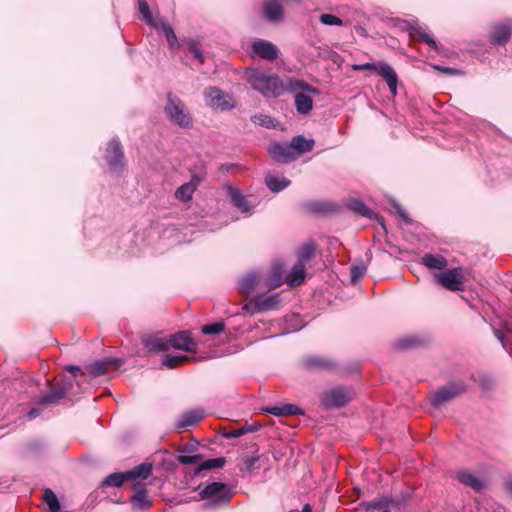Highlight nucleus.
Returning <instances> with one entry per match:
<instances>
[{"instance_id": "nucleus-21", "label": "nucleus", "mask_w": 512, "mask_h": 512, "mask_svg": "<svg viewBox=\"0 0 512 512\" xmlns=\"http://www.w3.org/2000/svg\"><path fill=\"white\" fill-rule=\"evenodd\" d=\"M302 366L310 371H316V370H329L334 367V364L331 360L317 356V355H310L302 360Z\"/></svg>"}, {"instance_id": "nucleus-11", "label": "nucleus", "mask_w": 512, "mask_h": 512, "mask_svg": "<svg viewBox=\"0 0 512 512\" xmlns=\"http://www.w3.org/2000/svg\"><path fill=\"white\" fill-rule=\"evenodd\" d=\"M133 495L130 498V504L134 510H148L152 506V499L149 497L146 484L136 481L133 484Z\"/></svg>"}, {"instance_id": "nucleus-15", "label": "nucleus", "mask_w": 512, "mask_h": 512, "mask_svg": "<svg viewBox=\"0 0 512 512\" xmlns=\"http://www.w3.org/2000/svg\"><path fill=\"white\" fill-rule=\"evenodd\" d=\"M205 416L202 408L185 411L176 421L175 428L178 432L197 425Z\"/></svg>"}, {"instance_id": "nucleus-61", "label": "nucleus", "mask_w": 512, "mask_h": 512, "mask_svg": "<svg viewBox=\"0 0 512 512\" xmlns=\"http://www.w3.org/2000/svg\"><path fill=\"white\" fill-rule=\"evenodd\" d=\"M65 370L70 372L73 375V377H76L78 373L81 372V368L76 365H67L65 367Z\"/></svg>"}, {"instance_id": "nucleus-49", "label": "nucleus", "mask_w": 512, "mask_h": 512, "mask_svg": "<svg viewBox=\"0 0 512 512\" xmlns=\"http://www.w3.org/2000/svg\"><path fill=\"white\" fill-rule=\"evenodd\" d=\"M305 207L309 211H311L313 213H316V214L326 213V212H328L330 210L328 203L320 202V201H310V202H307L305 204Z\"/></svg>"}, {"instance_id": "nucleus-16", "label": "nucleus", "mask_w": 512, "mask_h": 512, "mask_svg": "<svg viewBox=\"0 0 512 512\" xmlns=\"http://www.w3.org/2000/svg\"><path fill=\"white\" fill-rule=\"evenodd\" d=\"M436 280L444 288L449 289L451 291L462 290V286H463L462 279L458 275L456 269L445 270L444 272L436 275Z\"/></svg>"}, {"instance_id": "nucleus-6", "label": "nucleus", "mask_w": 512, "mask_h": 512, "mask_svg": "<svg viewBox=\"0 0 512 512\" xmlns=\"http://www.w3.org/2000/svg\"><path fill=\"white\" fill-rule=\"evenodd\" d=\"M354 70H373L377 75L381 76L388 85L389 91L393 96L397 95V87L399 83L398 75L394 68L387 62H366L353 66Z\"/></svg>"}, {"instance_id": "nucleus-44", "label": "nucleus", "mask_w": 512, "mask_h": 512, "mask_svg": "<svg viewBox=\"0 0 512 512\" xmlns=\"http://www.w3.org/2000/svg\"><path fill=\"white\" fill-rule=\"evenodd\" d=\"M251 120L262 127L272 129L276 127L277 121L274 117L265 114H256L252 116Z\"/></svg>"}, {"instance_id": "nucleus-60", "label": "nucleus", "mask_w": 512, "mask_h": 512, "mask_svg": "<svg viewBox=\"0 0 512 512\" xmlns=\"http://www.w3.org/2000/svg\"><path fill=\"white\" fill-rule=\"evenodd\" d=\"M504 487L508 493L512 495V474H509L504 478Z\"/></svg>"}, {"instance_id": "nucleus-46", "label": "nucleus", "mask_w": 512, "mask_h": 512, "mask_svg": "<svg viewBox=\"0 0 512 512\" xmlns=\"http://www.w3.org/2000/svg\"><path fill=\"white\" fill-rule=\"evenodd\" d=\"M367 266L363 261L353 264L350 269V279L352 283H356L361 277L364 276Z\"/></svg>"}, {"instance_id": "nucleus-39", "label": "nucleus", "mask_w": 512, "mask_h": 512, "mask_svg": "<svg viewBox=\"0 0 512 512\" xmlns=\"http://www.w3.org/2000/svg\"><path fill=\"white\" fill-rule=\"evenodd\" d=\"M138 9L140 14L142 15V19L150 26L157 28L158 25L153 18L152 12L150 10L149 4L146 0H138Z\"/></svg>"}, {"instance_id": "nucleus-10", "label": "nucleus", "mask_w": 512, "mask_h": 512, "mask_svg": "<svg viewBox=\"0 0 512 512\" xmlns=\"http://www.w3.org/2000/svg\"><path fill=\"white\" fill-rule=\"evenodd\" d=\"M177 460L184 465L198 464V466L194 470V475L196 476L199 475L204 470L222 468L226 462V459L224 457L203 460V456L200 454H180L178 455Z\"/></svg>"}, {"instance_id": "nucleus-63", "label": "nucleus", "mask_w": 512, "mask_h": 512, "mask_svg": "<svg viewBox=\"0 0 512 512\" xmlns=\"http://www.w3.org/2000/svg\"><path fill=\"white\" fill-rule=\"evenodd\" d=\"M243 309L247 310V311H251L252 313H255L256 311H254V308H253V300L250 303L245 304L243 306Z\"/></svg>"}, {"instance_id": "nucleus-38", "label": "nucleus", "mask_w": 512, "mask_h": 512, "mask_svg": "<svg viewBox=\"0 0 512 512\" xmlns=\"http://www.w3.org/2000/svg\"><path fill=\"white\" fill-rule=\"evenodd\" d=\"M367 511L381 510V512H391L388 510L387 495H382L365 504Z\"/></svg>"}, {"instance_id": "nucleus-58", "label": "nucleus", "mask_w": 512, "mask_h": 512, "mask_svg": "<svg viewBox=\"0 0 512 512\" xmlns=\"http://www.w3.org/2000/svg\"><path fill=\"white\" fill-rule=\"evenodd\" d=\"M105 360L107 361L108 367L109 366L120 367L124 363L123 359L116 358V357H107V358H105Z\"/></svg>"}, {"instance_id": "nucleus-41", "label": "nucleus", "mask_w": 512, "mask_h": 512, "mask_svg": "<svg viewBox=\"0 0 512 512\" xmlns=\"http://www.w3.org/2000/svg\"><path fill=\"white\" fill-rule=\"evenodd\" d=\"M188 361L187 356L167 354L162 359V366L174 369Z\"/></svg>"}, {"instance_id": "nucleus-47", "label": "nucleus", "mask_w": 512, "mask_h": 512, "mask_svg": "<svg viewBox=\"0 0 512 512\" xmlns=\"http://www.w3.org/2000/svg\"><path fill=\"white\" fill-rule=\"evenodd\" d=\"M259 460L260 457L257 454L247 456L244 459V467L241 468V471L252 473L253 471L260 469Z\"/></svg>"}, {"instance_id": "nucleus-54", "label": "nucleus", "mask_w": 512, "mask_h": 512, "mask_svg": "<svg viewBox=\"0 0 512 512\" xmlns=\"http://www.w3.org/2000/svg\"><path fill=\"white\" fill-rule=\"evenodd\" d=\"M319 20L322 24L327 25V26L343 25V21L339 17L332 15V14H322L320 16Z\"/></svg>"}, {"instance_id": "nucleus-8", "label": "nucleus", "mask_w": 512, "mask_h": 512, "mask_svg": "<svg viewBox=\"0 0 512 512\" xmlns=\"http://www.w3.org/2000/svg\"><path fill=\"white\" fill-rule=\"evenodd\" d=\"M104 159L111 173L121 176L125 171L123 146L117 137L112 138L106 148Z\"/></svg>"}, {"instance_id": "nucleus-12", "label": "nucleus", "mask_w": 512, "mask_h": 512, "mask_svg": "<svg viewBox=\"0 0 512 512\" xmlns=\"http://www.w3.org/2000/svg\"><path fill=\"white\" fill-rule=\"evenodd\" d=\"M268 152L277 163L288 164L296 160V155L293 153L290 143L276 142L269 146Z\"/></svg>"}, {"instance_id": "nucleus-56", "label": "nucleus", "mask_w": 512, "mask_h": 512, "mask_svg": "<svg viewBox=\"0 0 512 512\" xmlns=\"http://www.w3.org/2000/svg\"><path fill=\"white\" fill-rule=\"evenodd\" d=\"M205 177H206L205 171H199L198 173H193L191 176V179L188 183L192 184L193 188L196 190V188L205 179Z\"/></svg>"}, {"instance_id": "nucleus-33", "label": "nucleus", "mask_w": 512, "mask_h": 512, "mask_svg": "<svg viewBox=\"0 0 512 512\" xmlns=\"http://www.w3.org/2000/svg\"><path fill=\"white\" fill-rule=\"evenodd\" d=\"M304 91L314 95H320L319 89L313 87L312 85L298 79H289L287 84L285 85V92L293 93L296 91Z\"/></svg>"}, {"instance_id": "nucleus-23", "label": "nucleus", "mask_w": 512, "mask_h": 512, "mask_svg": "<svg viewBox=\"0 0 512 512\" xmlns=\"http://www.w3.org/2000/svg\"><path fill=\"white\" fill-rule=\"evenodd\" d=\"M279 303H280L279 293H273L265 298L256 297L253 300V308H254V311H257V312H267L270 310H274Z\"/></svg>"}, {"instance_id": "nucleus-25", "label": "nucleus", "mask_w": 512, "mask_h": 512, "mask_svg": "<svg viewBox=\"0 0 512 512\" xmlns=\"http://www.w3.org/2000/svg\"><path fill=\"white\" fill-rule=\"evenodd\" d=\"M306 277V268L304 263L297 262L286 275L285 281L291 286H299L303 283Z\"/></svg>"}, {"instance_id": "nucleus-30", "label": "nucleus", "mask_w": 512, "mask_h": 512, "mask_svg": "<svg viewBox=\"0 0 512 512\" xmlns=\"http://www.w3.org/2000/svg\"><path fill=\"white\" fill-rule=\"evenodd\" d=\"M290 145L297 159L301 154L310 152L313 149L314 140L306 139L302 135H297L292 138Z\"/></svg>"}, {"instance_id": "nucleus-51", "label": "nucleus", "mask_w": 512, "mask_h": 512, "mask_svg": "<svg viewBox=\"0 0 512 512\" xmlns=\"http://www.w3.org/2000/svg\"><path fill=\"white\" fill-rule=\"evenodd\" d=\"M187 48L188 51L194 56V58L199 60L200 63L204 62V55L199 42L195 40H189L187 42Z\"/></svg>"}, {"instance_id": "nucleus-62", "label": "nucleus", "mask_w": 512, "mask_h": 512, "mask_svg": "<svg viewBox=\"0 0 512 512\" xmlns=\"http://www.w3.org/2000/svg\"><path fill=\"white\" fill-rule=\"evenodd\" d=\"M496 338L504 345V334L501 330L496 329L494 331Z\"/></svg>"}, {"instance_id": "nucleus-9", "label": "nucleus", "mask_w": 512, "mask_h": 512, "mask_svg": "<svg viewBox=\"0 0 512 512\" xmlns=\"http://www.w3.org/2000/svg\"><path fill=\"white\" fill-rule=\"evenodd\" d=\"M74 384H76L74 379H62L53 389L41 393L37 398V403L39 405L57 404L60 400L71 394Z\"/></svg>"}, {"instance_id": "nucleus-2", "label": "nucleus", "mask_w": 512, "mask_h": 512, "mask_svg": "<svg viewBox=\"0 0 512 512\" xmlns=\"http://www.w3.org/2000/svg\"><path fill=\"white\" fill-rule=\"evenodd\" d=\"M196 490L199 491L200 499L206 500L203 504V508L205 509H215L226 506L233 496L232 490L222 482H212L205 486L200 484Z\"/></svg>"}, {"instance_id": "nucleus-7", "label": "nucleus", "mask_w": 512, "mask_h": 512, "mask_svg": "<svg viewBox=\"0 0 512 512\" xmlns=\"http://www.w3.org/2000/svg\"><path fill=\"white\" fill-rule=\"evenodd\" d=\"M466 390L467 385L464 381H450L431 393L430 404L438 408L462 395Z\"/></svg>"}, {"instance_id": "nucleus-35", "label": "nucleus", "mask_w": 512, "mask_h": 512, "mask_svg": "<svg viewBox=\"0 0 512 512\" xmlns=\"http://www.w3.org/2000/svg\"><path fill=\"white\" fill-rule=\"evenodd\" d=\"M423 344L422 339L416 335H408L398 339L394 343V348L398 350H408L412 348L419 347Z\"/></svg>"}, {"instance_id": "nucleus-5", "label": "nucleus", "mask_w": 512, "mask_h": 512, "mask_svg": "<svg viewBox=\"0 0 512 512\" xmlns=\"http://www.w3.org/2000/svg\"><path fill=\"white\" fill-rule=\"evenodd\" d=\"M354 396L352 387L338 385L321 393V404L326 409L340 408L348 404Z\"/></svg>"}, {"instance_id": "nucleus-43", "label": "nucleus", "mask_w": 512, "mask_h": 512, "mask_svg": "<svg viewBox=\"0 0 512 512\" xmlns=\"http://www.w3.org/2000/svg\"><path fill=\"white\" fill-rule=\"evenodd\" d=\"M416 34L421 38V40L426 43L431 49L434 51H438L439 46L433 36L429 33L428 28L425 26H420L417 30Z\"/></svg>"}, {"instance_id": "nucleus-34", "label": "nucleus", "mask_w": 512, "mask_h": 512, "mask_svg": "<svg viewBox=\"0 0 512 512\" xmlns=\"http://www.w3.org/2000/svg\"><path fill=\"white\" fill-rule=\"evenodd\" d=\"M347 207L359 216L373 218L376 214L369 209L366 204L358 198H351L347 202Z\"/></svg>"}, {"instance_id": "nucleus-29", "label": "nucleus", "mask_w": 512, "mask_h": 512, "mask_svg": "<svg viewBox=\"0 0 512 512\" xmlns=\"http://www.w3.org/2000/svg\"><path fill=\"white\" fill-rule=\"evenodd\" d=\"M457 479L461 484L477 492L483 490L485 487L484 482L468 470L459 471L457 473Z\"/></svg>"}, {"instance_id": "nucleus-3", "label": "nucleus", "mask_w": 512, "mask_h": 512, "mask_svg": "<svg viewBox=\"0 0 512 512\" xmlns=\"http://www.w3.org/2000/svg\"><path fill=\"white\" fill-rule=\"evenodd\" d=\"M164 113L171 123L180 128L189 129L193 126L192 116L185 103L172 92L167 93Z\"/></svg>"}, {"instance_id": "nucleus-14", "label": "nucleus", "mask_w": 512, "mask_h": 512, "mask_svg": "<svg viewBox=\"0 0 512 512\" xmlns=\"http://www.w3.org/2000/svg\"><path fill=\"white\" fill-rule=\"evenodd\" d=\"M251 50L254 55L268 61H273L279 56V49L277 46L268 40H255L251 45Z\"/></svg>"}, {"instance_id": "nucleus-4", "label": "nucleus", "mask_w": 512, "mask_h": 512, "mask_svg": "<svg viewBox=\"0 0 512 512\" xmlns=\"http://www.w3.org/2000/svg\"><path fill=\"white\" fill-rule=\"evenodd\" d=\"M153 467L150 463H142L125 472H115L103 479L102 487H120L127 480L147 479L152 475Z\"/></svg>"}, {"instance_id": "nucleus-28", "label": "nucleus", "mask_w": 512, "mask_h": 512, "mask_svg": "<svg viewBox=\"0 0 512 512\" xmlns=\"http://www.w3.org/2000/svg\"><path fill=\"white\" fill-rule=\"evenodd\" d=\"M511 37V27L507 24H498L493 27L490 42L492 44L505 45Z\"/></svg>"}, {"instance_id": "nucleus-50", "label": "nucleus", "mask_w": 512, "mask_h": 512, "mask_svg": "<svg viewBox=\"0 0 512 512\" xmlns=\"http://www.w3.org/2000/svg\"><path fill=\"white\" fill-rule=\"evenodd\" d=\"M391 210L398 215L406 224L411 225L412 220L409 218L405 209L396 201H390Z\"/></svg>"}, {"instance_id": "nucleus-42", "label": "nucleus", "mask_w": 512, "mask_h": 512, "mask_svg": "<svg viewBox=\"0 0 512 512\" xmlns=\"http://www.w3.org/2000/svg\"><path fill=\"white\" fill-rule=\"evenodd\" d=\"M261 425L258 423L245 424L244 426L235 429L225 435L226 438H238L246 433H253L260 429Z\"/></svg>"}, {"instance_id": "nucleus-20", "label": "nucleus", "mask_w": 512, "mask_h": 512, "mask_svg": "<svg viewBox=\"0 0 512 512\" xmlns=\"http://www.w3.org/2000/svg\"><path fill=\"white\" fill-rule=\"evenodd\" d=\"M141 343L150 352H165L169 349L168 341L159 335H143Z\"/></svg>"}, {"instance_id": "nucleus-26", "label": "nucleus", "mask_w": 512, "mask_h": 512, "mask_svg": "<svg viewBox=\"0 0 512 512\" xmlns=\"http://www.w3.org/2000/svg\"><path fill=\"white\" fill-rule=\"evenodd\" d=\"M228 194L236 208L241 210L243 213L252 214V208L250 207L246 196L243 195L239 188L229 187Z\"/></svg>"}, {"instance_id": "nucleus-36", "label": "nucleus", "mask_w": 512, "mask_h": 512, "mask_svg": "<svg viewBox=\"0 0 512 512\" xmlns=\"http://www.w3.org/2000/svg\"><path fill=\"white\" fill-rule=\"evenodd\" d=\"M316 244L313 240L305 242L297 250L298 261L303 263L304 261L310 260L316 252Z\"/></svg>"}, {"instance_id": "nucleus-64", "label": "nucleus", "mask_w": 512, "mask_h": 512, "mask_svg": "<svg viewBox=\"0 0 512 512\" xmlns=\"http://www.w3.org/2000/svg\"><path fill=\"white\" fill-rule=\"evenodd\" d=\"M301 512H312L309 504H305L301 510Z\"/></svg>"}, {"instance_id": "nucleus-18", "label": "nucleus", "mask_w": 512, "mask_h": 512, "mask_svg": "<svg viewBox=\"0 0 512 512\" xmlns=\"http://www.w3.org/2000/svg\"><path fill=\"white\" fill-rule=\"evenodd\" d=\"M284 281V267L281 262H275L270 272L263 275V287L269 290L278 288Z\"/></svg>"}, {"instance_id": "nucleus-40", "label": "nucleus", "mask_w": 512, "mask_h": 512, "mask_svg": "<svg viewBox=\"0 0 512 512\" xmlns=\"http://www.w3.org/2000/svg\"><path fill=\"white\" fill-rule=\"evenodd\" d=\"M43 500L49 507L50 512H59L61 510L57 495L49 488L44 490Z\"/></svg>"}, {"instance_id": "nucleus-27", "label": "nucleus", "mask_w": 512, "mask_h": 512, "mask_svg": "<svg viewBox=\"0 0 512 512\" xmlns=\"http://www.w3.org/2000/svg\"><path fill=\"white\" fill-rule=\"evenodd\" d=\"M421 264L431 270H444L448 262L444 256L438 253H427L421 257Z\"/></svg>"}, {"instance_id": "nucleus-48", "label": "nucleus", "mask_w": 512, "mask_h": 512, "mask_svg": "<svg viewBox=\"0 0 512 512\" xmlns=\"http://www.w3.org/2000/svg\"><path fill=\"white\" fill-rule=\"evenodd\" d=\"M225 329V323L223 321H218L212 324L204 325L201 327V332L204 335H217L223 332Z\"/></svg>"}, {"instance_id": "nucleus-19", "label": "nucleus", "mask_w": 512, "mask_h": 512, "mask_svg": "<svg viewBox=\"0 0 512 512\" xmlns=\"http://www.w3.org/2000/svg\"><path fill=\"white\" fill-rule=\"evenodd\" d=\"M262 10L265 19L269 22L279 23L284 19V10L278 0L264 1Z\"/></svg>"}, {"instance_id": "nucleus-53", "label": "nucleus", "mask_w": 512, "mask_h": 512, "mask_svg": "<svg viewBox=\"0 0 512 512\" xmlns=\"http://www.w3.org/2000/svg\"><path fill=\"white\" fill-rule=\"evenodd\" d=\"M161 27L167 42L171 47H174L177 44V38L173 28L167 22H161Z\"/></svg>"}, {"instance_id": "nucleus-37", "label": "nucleus", "mask_w": 512, "mask_h": 512, "mask_svg": "<svg viewBox=\"0 0 512 512\" xmlns=\"http://www.w3.org/2000/svg\"><path fill=\"white\" fill-rule=\"evenodd\" d=\"M107 368V361L105 359L93 361L86 366L88 373L92 377H99L104 375L107 372Z\"/></svg>"}, {"instance_id": "nucleus-24", "label": "nucleus", "mask_w": 512, "mask_h": 512, "mask_svg": "<svg viewBox=\"0 0 512 512\" xmlns=\"http://www.w3.org/2000/svg\"><path fill=\"white\" fill-rule=\"evenodd\" d=\"M262 410L266 413L272 414L277 417L291 416V415H303V411L294 404H283L272 407H265Z\"/></svg>"}, {"instance_id": "nucleus-52", "label": "nucleus", "mask_w": 512, "mask_h": 512, "mask_svg": "<svg viewBox=\"0 0 512 512\" xmlns=\"http://www.w3.org/2000/svg\"><path fill=\"white\" fill-rule=\"evenodd\" d=\"M407 501H408V497L406 495H402V496L387 495L388 510H390L391 508L400 509L403 505L406 504Z\"/></svg>"}, {"instance_id": "nucleus-57", "label": "nucleus", "mask_w": 512, "mask_h": 512, "mask_svg": "<svg viewBox=\"0 0 512 512\" xmlns=\"http://www.w3.org/2000/svg\"><path fill=\"white\" fill-rule=\"evenodd\" d=\"M434 68L439 70V71H441V72H443V73L449 74V75H459V74H462V71L458 70L456 68L443 67V66H439V65L434 66Z\"/></svg>"}, {"instance_id": "nucleus-22", "label": "nucleus", "mask_w": 512, "mask_h": 512, "mask_svg": "<svg viewBox=\"0 0 512 512\" xmlns=\"http://www.w3.org/2000/svg\"><path fill=\"white\" fill-rule=\"evenodd\" d=\"M205 97L209 99V105L215 108L230 109V105L226 100V95L218 88L210 87L205 90Z\"/></svg>"}, {"instance_id": "nucleus-55", "label": "nucleus", "mask_w": 512, "mask_h": 512, "mask_svg": "<svg viewBox=\"0 0 512 512\" xmlns=\"http://www.w3.org/2000/svg\"><path fill=\"white\" fill-rule=\"evenodd\" d=\"M419 25L417 22L403 21L401 25V29L405 30L409 33L410 36H414L419 29Z\"/></svg>"}, {"instance_id": "nucleus-31", "label": "nucleus", "mask_w": 512, "mask_h": 512, "mask_svg": "<svg viewBox=\"0 0 512 512\" xmlns=\"http://www.w3.org/2000/svg\"><path fill=\"white\" fill-rule=\"evenodd\" d=\"M294 104L298 114L307 115L313 109V99L306 93L297 92L294 95Z\"/></svg>"}, {"instance_id": "nucleus-59", "label": "nucleus", "mask_w": 512, "mask_h": 512, "mask_svg": "<svg viewBox=\"0 0 512 512\" xmlns=\"http://www.w3.org/2000/svg\"><path fill=\"white\" fill-rule=\"evenodd\" d=\"M40 414H41V409H39V408H31L27 412L26 417H27L28 420H33L36 417H38Z\"/></svg>"}, {"instance_id": "nucleus-45", "label": "nucleus", "mask_w": 512, "mask_h": 512, "mask_svg": "<svg viewBox=\"0 0 512 512\" xmlns=\"http://www.w3.org/2000/svg\"><path fill=\"white\" fill-rule=\"evenodd\" d=\"M194 192L195 189L193 188V185L187 182L177 188L175 196L179 200L188 201L192 198Z\"/></svg>"}, {"instance_id": "nucleus-13", "label": "nucleus", "mask_w": 512, "mask_h": 512, "mask_svg": "<svg viewBox=\"0 0 512 512\" xmlns=\"http://www.w3.org/2000/svg\"><path fill=\"white\" fill-rule=\"evenodd\" d=\"M169 347L185 352H194L197 347V342L191 337V332L188 330L179 331L170 336L168 341Z\"/></svg>"}, {"instance_id": "nucleus-17", "label": "nucleus", "mask_w": 512, "mask_h": 512, "mask_svg": "<svg viewBox=\"0 0 512 512\" xmlns=\"http://www.w3.org/2000/svg\"><path fill=\"white\" fill-rule=\"evenodd\" d=\"M258 285L263 287V273L259 270H251L238 280V288L242 293H249Z\"/></svg>"}, {"instance_id": "nucleus-32", "label": "nucleus", "mask_w": 512, "mask_h": 512, "mask_svg": "<svg viewBox=\"0 0 512 512\" xmlns=\"http://www.w3.org/2000/svg\"><path fill=\"white\" fill-rule=\"evenodd\" d=\"M265 184L270 191L278 193L287 188L291 184V181L281 175L268 174L265 177Z\"/></svg>"}, {"instance_id": "nucleus-1", "label": "nucleus", "mask_w": 512, "mask_h": 512, "mask_svg": "<svg viewBox=\"0 0 512 512\" xmlns=\"http://www.w3.org/2000/svg\"><path fill=\"white\" fill-rule=\"evenodd\" d=\"M246 76L251 87L266 98H277L285 93V84L275 73L252 68L247 70Z\"/></svg>"}]
</instances>
